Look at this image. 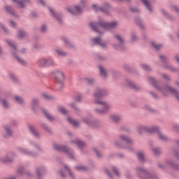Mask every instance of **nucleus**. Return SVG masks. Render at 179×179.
<instances>
[{
  "instance_id": "obj_1",
  "label": "nucleus",
  "mask_w": 179,
  "mask_h": 179,
  "mask_svg": "<svg viewBox=\"0 0 179 179\" xmlns=\"http://www.w3.org/2000/svg\"><path fill=\"white\" fill-rule=\"evenodd\" d=\"M103 95V93L102 91H99V93H96L94 94L95 103L99 104V107L102 108L101 110L96 109V112L99 114H102L103 113H106L110 108V106L107 102L101 101L100 98Z\"/></svg>"
},
{
  "instance_id": "obj_2",
  "label": "nucleus",
  "mask_w": 179,
  "mask_h": 179,
  "mask_svg": "<svg viewBox=\"0 0 179 179\" xmlns=\"http://www.w3.org/2000/svg\"><path fill=\"white\" fill-rule=\"evenodd\" d=\"M117 24L118 23L116 22H113L112 23L101 22L98 24H96L95 22H90V26L92 30L97 31V29L99 27L108 30L115 28Z\"/></svg>"
},
{
  "instance_id": "obj_3",
  "label": "nucleus",
  "mask_w": 179,
  "mask_h": 179,
  "mask_svg": "<svg viewBox=\"0 0 179 179\" xmlns=\"http://www.w3.org/2000/svg\"><path fill=\"white\" fill-rule=\"evenodd\" d=\"M140 129H141L143 131H147L149 133L157 132L159 139H161L162 141L167 140V137L165 136H163V134L159 131V128L157 127H150V128L143 127H141Z\"/></svg>"
},
{
  "instance_id": "obj_4",
  "label": "nucleus",
  "mask_w": 179,
  "mask_h": 179,
  "mask_svg": "<svg viewBox=\"0 0 179 179\" xmlns=\"http://www.w3.org/2000/svg\"><path fill=\"white\" fill-rule=\"evenodd\" d=\"M55 80L57 83H62L64 81V74L62 72L55 73Z\"/></svg>"
},
{
  "instance_id": "obj_5",
  "label": "nucleus",
  "mask_w": 179,
  "mask_h": 179,
  "mask_svg": "<svg viewBox=\"0 0 179 179\" xmlns=\"http://www.w3.org/2000/svg\"><path fill=\"white\" fill-rule=\"evenodd\" d=\"M38 64L40 66H50L52 65V62L50 60L47 61L45 59H40L38 61Z\"/></svg>"
},
{
  "instance_id": "obj_6",
  "label": "nucleus",
  "mask_w": 179,
  "mask_h": 179,
  "mask_svg": "<svg viewBox=\"0 0 179 179\" xmlns=\"http://www.w3.org/2000/svg\"><path fill=\"white\" fill-rule=\"evenodd\" d=\"M14 2L17 3L19 8H24L25 4L30 1L29 0H22V1L19 0H13Z\"/></svg>"
},
{
  "instance_id": "obj_7",
  "label": "nucleus",
  "mask_w": 179,
  "mask_h": 179,
  "mask_svg": "<svg viewBox=\"0 0 179 179\" xmlns=\"http://www.w3.org/2000/svg\"><path fill=\"white\" fill-rule=\"evenodd\" d=\"M54 148L57 151H63V152H69L68 148H66V147H63V146H61V145H57V144H54Z\"/></svg>"
},
{
  "instance_id": "obj_8",
  "label": "nucleus",
  "mask_w": 179,
  "mask_h": 179,
  "mask_svg": "<svg viewBox=\"0 0 179 179\" xmlns=\"http://www.w3.org/2000/svg\"><path fill=\"white\" fill-rule=\"evenodd\" d=\"M73 15H78L82 12V8L78 6L75 7L74 11L71 10V9L68 10Z\"/></svg>"
},
{
  "instance_id": "obj_9",
  "label": "nucleus",
  "mask_w": 179,
  "mask_h": 179,
  "mask_svg": "<svg viewBox=\"0 0 179 179\" xmlns=\"http://www.w3.org/2000/svg\"><path fill=\"white\" fill-rule=\"evenodd\" d=\"M93 43H96V45H100L101 47H106V43H101V40L99 38H95L92 39Z\"/></svg>"
},
{
  "instance_id": "obj_10",
  "label": "nucleus",
  "mask_w": 179,
  "mask_h": 179,
  "mask_svg": "<svg viewBox=\"0 0 179 179\" xmlns=\"http://www.w3.org/2000/svg\"><path fill=\"white\" fill-rule=\"evenodd\" d=\"M44 115L46 118H48L49 120L52 121L54 120V117L50 115L45 110H43Z\"/></svg>"
},
{
  "instance_id": "obj_11",
  "label": "nucleus",
  "mask_w": 179,
  "mask_h": 179,
  "mask_svg": "<svg viewBox=\"0 0 179 179\" xmlns=\"http://www.w3.org/2000/svg\"><path fill=\"white\" fill-rule=\"evenodd\" d=\"M99 70H100V73L102 77L103 78H106L107 76V73L106 71V70L103 69V68L101 66H99Z\"/></svg>"
},
{
  "instance_id": "obj_12",
  "label": "nucleus",
  "mask_w": 179,
  "mask_h": 179,
  "mask_svg": "<svg viewBox=\"0 0 179 179\" xmlns=\"http://www.w3.org/2000/svg\"><path fill=\"white\" fill-rule=\"evenodd\" d=\"M68 121L70 124H73L74 127H78V122L77 121L73 120L71 117H68Z\"/></svg>"
},
{
  "instance_id": "obj_13",
  "label": "nucleus",
  "mask_w": 179,
  "mask_h": 179,
  "mask_svg": "<svg viewBox=\"0 0 179 179\" xmlns=\"http://www.w3.org/2000/svg\"><path fill=\"white\" fill-rule=\"evenodd\" d=\"M141 1L145 4V6L147 7V8L150 11L152 12V8L151 6H150L148 0H141Z\"/></svg>"
},
{
  "instance_id": "obj_14",
  "label": "nucleus",
  "mask_w": 179,
  "mask_h": 179,
  "mask_svg": "<svg viewBox=\"0 0 179 179\" xmlns=\"http://www.w3.org/2000/svg\"><path fill=\"white\" fill-rule=\"evenodd\" d=\"M76 143L80 148H83V147L85 146V143H83V141H80L79 140H76Z\"/></svg>"
},
{
  "instance_id": "obj_15",
  "label": "nucleus",
  "mask_w": 179,
  "mask_h": 179,
  "mask_svg": "<svg viewBox=\"0 0 179 179\" xmlns=\"http://www.w3.org/2000/svg\"><path fill=\"white\" fill-rule=\"evenodd\" d=\"M5 131H6V134L5 136L6 138L12 135V131H10L9 127H5Z\"/></svg>"
},
{
  "instance_id": "obj_16",
  "label": "nucleus",
  "mask_w": 179,
  "mask_h": 179,
  "mask_svg": "<svg viewBox=\"0 0 179 179\" xmlns=\"http://www.w3.org/2000/svg\"><path fill=\"white\" fill-rule=\"evenodd\" d=\"M111 119L114 121V122H118L120 120L121 117L117 115H113L111 116Z\"/></svg>"
},
{
  "instance_id": "obj_17",
  "label": "nucleus",
  "mask_w": 179,
  "mask_h": 179,
  "mask_svg": "<svg viewBox=\"0 0 179 179\" xmlns=\"http://www.w3.org/2000/svg\"><path fill=\"white\" fill-rule=\"evenodd\" d=\"M6 43L8 46L12 47V48H13V50H15V45L12 41H6Z\"/></svg>"
},
{
  "instance_id": "obj_18",
  "label": "nucleus",
  "mask_w": 179,
  "mask_h": 179,
  "mask_svg": "<svg viewBox=\"0 0 179 179\" xmlns=\"http://www.w3.org/2000/svg\"><path fill=\"white\" fill-rule=\"evenodd\" d=\"M29 129L34 134V135H35V136H38V134L33 126H29Z\"/></svg>"
},
{
  "instance_id": "obj_19",
  "label": "nucleus",
  "mask_w": 179,
  "mask_h": 179,
  "mask_svg": "<svg viewBox=\"0 0 179 179\" xmlns=\"http://www.w3.org/2000/svg\"><path fill=\"white\" fill-rule=\"evenodd\" d=\"M138 158L141 162H143L145 160V157L143 153L139 152L138 153Z\"/></svg>"
},
{
  "instance_id": "obj_20",
  "label": "nucleus",
  "mask_w": 179,
  "mask_h": 179,
  "mask_svg": "<svg viewBox=\"0 0 179 179\" xmlns=\"http://www.w3.org/2000/svg\"><path fill=\"white\" fill-rule=\"evenodd\" d=\"M92 7L94 8V10L96 12H98V11H101V12H103L104 10H103V8H100V7H98L97 6H96V4H93L92 5Z\"/></svg>"
},
{
  "instance_id": "obj_21",
  "label": "nucleus",
  "mask_w": 179,
  "mask_h": 179,
  "mask_svg": "<svg viewBox=\"0 0 179 179\" xmlns=\"http://www.w3.org/2000/svg\"><path fill=\"white\" fill-rule=\"evenodd\" d=\"M120 138H121V140H122L125 142H129V143L131 142V140L126 136H120Z\"/></svg>"
},
{
  "instance_id": "obj_22",
  "label": "nucleus",
  "mask_w": 179,
  "mask_h": 179,
  "mask_svg": "<svg viewBox=\"0 0 179 179\" xmlns=\"http://www.w3.org/2000/svg\"><path fill=\"white\" fill-rule=\"evenodd\" d=\"M151 45L154 47L156 50H159L162 47V45H157L156 43H155V42H151Z\"/></svg>"
},
{
  "instance_id": "obj_23",
  "label": "nucleus",
  "mask_w": 179,
  "mask_h": 179,
  "mask_svg": "<svg viewBox=\"0 0 179 179\" xmlns=\"http://www.w3.org/2000/svg\"><path fill=\"white\" fill-rule=\"evenodd\" d=\"M18 36L19 38H22L26 36V33L24 31H19Z\"/></svg>"
},
{
  "instance_id": "obj_24",
  "label": "nucleus",
  "mask_w": 179,
  "mask_h": 179,
  "mask_svg": "<svg viewBox=\"0 0 179 179\" xmlns=\"http://www.w3.org/2000/svg\"><path fill=\"white\" fill-rule=\"evenodd\" d=\"M56 52H57L59 55H61V56H65V55H66V53H65V52H63V51L61 50H56Z\"/></svg>"
},
{
  "instance_id": "obj_25",
  "label": "nucleus",
  "mask_w": 179,
  "mask_h": 179,
  "mask_svg": "<svg viewBox=\"0 0 179 179\" xmlns=\"http://www.w3.org/2000/svg\"><path fill=\"white\" fill-rule=\"evenodd\" d=\"M76 169L77 170H79V171H86L87 170V168L85 166H77L76 167Z\"/></svg>"
},
{
  "instance_id": "obj_26",
  "label": "nucleus",
  "mask_w": 179,
  "mask_h": 179,
  "mask_svg": "<svg viewBox=\"0 0 179 179\" xmlns=\"http://www.w3.org/2000/svg\"><path fill=\"white\" fill-rule=\"evenodd\" d=\"M5 9H6V12L10 13L14 15L13 12L12 11V8H11L10 6H6L5 7Z\"/></svg>"
},
{
  "instance_id": "obj_27",
  "label": "nucleus",
  "mask_w": 179,
  "mask_h": 179,
  "mask_svg": "<svg viewBox=\"0 0 179 179\" xmlns=\"http://www.w3.org/2000/svg\"><path fill=\"white\" fill-rule=\"evenodd\" d=\"M15 99L16 100V101L22 104L23 103V99H22L19 96H15Z\"/></svg>"
},
{
  "instance_id": "obj_28",
  "label": "nucleus",
  "mask_w": 179,
  "mask_h": 179,
  "mask_svg": "<svg viewBox=\"0 0 179 179\" xmlns=\"http://www.w3.org/2000/svg\"><path fill=\"white\" fill-rule=\"evenodd\" d=\"M58 111L64 115H65L67 113V111L63 107L59 108Z\"/></svg>"
},
{
  "instance_id": "obj_29",
  "label": "nucleus",
  "mask_w": 179,
  "mask_h": 179,
  "mask_svg": "<svg viewBox=\"0 0 179 179\" xmlns=\"http://www.w3.org/2000/svg\"><path fill=\"white\" fill-rule=\"evenodd\" d=\"M142 68L145 71H150V66L147 64H143Z\"/></svg>"
},
{
  "instance_id": "obj_30",
  "label": "nucleus",
  "mask_w": 179,
  "mask_h": 179,
  "mask_svg": "<svg viewBox=\"0 0 179 179\" xmlns=\"http://www.w3.org/2000/svg\"><path fill=\"white\" fill-rule=\"evenodd\" d=\"M115 37L117 38V40L122 43H123L124 40L122 36H120V35H116Z\"/></svg>"
},
{
  "instance_id": "obj_31",
  "label": "nucleus",
  "mask_w": 179,
  "mask_h": 179,
  "mask_svg": "<svg viewBox=\"0 0 179 179\" xmlns=\"http://www.w3.org/2000/svg\"><path fill=\"white\" fill-rule=\"evenodd\" d=\"M43 96L45 99H51L52 98V96L48 94H43Z\"/></svg>"
},
{
  "instance_id": "obj_32",
  "label": "nucleus",
  "mask_w": 179,
  "mask_h": 179,
  "mask_svg": "<svg viewBox=\"0 0 179 179\" xmlns=\"http://www.w3.org/2000/svg\"><path fill=\"white\" fill-rule=\"evenodd\" d=\"M17 59L18 60V62H19L21 64H22V65L25 64V62H24V60L23 59H21V58H20V57H17Z\"/></svg>"
},
{
  "instance_id": "obj_33",
  "label": "nucleus",
  "mask_w": 179,
  "mask_h": 179,
  "mask_svg": "<svg viewBox=\"0 0 179 179\" xmlns=\"http://www.w3.org/2000/svg\"><path fill=\"white\" fill-rule=\"evenodd\" d=\"M138 173H143V175H145L146 174V171H145L144 169H141V168H139V169H138Z\"/></svg>"
},
{
  "instance_id": "obj_34",
  "label": "nucleus",
  "mask_w": 179,
  "mask_h": 179,
  "mask_svg": "<svg viewBox=\"0 0 179 179\" xmlns=\"http://www.w3.org/2000/svg\"><path fill=\"white\" fill-rule=\"evenodd\" d=\"M2 103H3V107H5V108L8 107V103L7 101L3 100V101H2Z\"/></svg>"
},
{
  "instance_id": "obj_35",
  "label": "nucleus",
  "mask_w": 179,
  "mask_h": 179,
  "mask_svg": "<svg viewBox=\"0 0 179 179\" xmlns=\"http://www.w3.org/2000/svg\"><path fill=\"white\" fill-rule=\"evenodd\" d=\"M114 173H115L116 176H120V173L119 171L117 169H116L115 167L113 169Z\"/></svg>"
},
{
  "instance_id": "obj_36",
  "label": "nucleus",
  "mask_w": 179,
  "mask_h": 179,
  "mask_svg": "<svg viewBox=\"0 0 179 179\" xmlns=\"http://www.w3.org/2000/svg\"><path fill=\"white\" fill-rule=\"evenodd\" d=\"M66 170L67 171L68 173L71 177H72V172L70 171L68 166H65Z\"/></svg>"
},
{
  "instance_id": "obj_37",
  "label": "nucleus",
  "mask_w": 179,
  "mask_h": 179,
  "mask_svg": "<svg viewBox=\"0 0 179 179\" xmlns=\"http://www.w3.org/2000/svg\"><path fill=\"white\" fill-rule=\"evenodd\" d=\"M41 30L42 32H45L46 30H47L46 26L45 25L42 26L41 28Z\"/></svg>"
},
{
  "instance_id": "obj_38",
  "label": "nucleus",
  "mask_w": 179,
  "mask_h": 179,
  "mask_svg": "<svg viewBox=\"0 0 179 179\" xmlns=\"http://www.w3.org/2000/svg\"><path fill=\"white\" fill-rule=\"evenodd\" d=\"M153 152H154L155 155H159V150H158L157 148H154Z\"/></svg>"
},
{
  "instance_id": "obj_39",
  "label": "nucleus",
  "mask_w": 179,
  "mask_h": 179,
  "mask_svg": "<svg viewBox=\"0 0 179 179\" xmlns=\"http://www.w3.org/2000/svg\"><path fill=\"white\" fill-rule=\"evenodd\" d=\"M37 103H38L37 99H33L31 105L32 106H36L37 104Z\"/></svg>"
},
{
  "instance_id": "obj_40",
  "label": "nucleus",
  "mask_w": 179,
  "mask_h": 179,
  "mask_svg": "<svg viewBox=\"0 0 179 179\" xmlns=\"http://www.w3.org/2000/svg\"><path fill=\"white\" fill-rule=\"evenodd\" d=\"M94 151L96 153V156H98V157H101V155L99 153V152L96 150V148H94Z\"/></svg>"
},
{
  "instance_id": "obj_41",
  "label": "nucleus",
  "mask_w": 179,
  "mask_h": 179,
  "mask_svg": "<svg viewBox=\"0 0 179 179\" xmlns=\"http://www.w3.org/2000/svg\"><path fill=\"white\" fill-rule=\"evenodd\" d=\"M1 27L3 29V30L4 31L5 33H8V31H7L6 28H5V27H3L1 24Z\"/></svg>"
},
{
  "instance_id": "obj_42",
  "label": "nucleus",
  "mask_w": 179,
  "mask_h": 179,
  "mask_svg": "<svg viewBox=\"0 0 179 179\" xmlns=\"http://www.w3.org/2000/svg\"><path fill=\"white\" fill-rule=\"evenodd\" d=\"M76 101H80L81 100V96H78V98H76L75 99Z\"/></svg>"
},
{
  "instance_id": "obj_43",
  "label": "nucleus",
  "mask_w": 179,
  "mask_h": 179,
  "mask_svg": "<svg viewBox=\"0 0 179 179\" xmlns=\"http://www.w3.org/2000/svg\"><path fill=\"white\" fill-rule=\"evenodd\" d=\"M10 24H11V26L13 27H15V23L13 22V21H10Z\"/></svg>"
},
{
  "instance_id": "obj_44",
  "label": "nucleus",
  "mask_w": 179,
  "mask_h": 179,
  "mask_svg": "<svg viewBox=\"0 0 179 179\" xmlns=\"http://www.w3.org/2000/svg\"><path fill=\"white\" fill-rule=\"evenodd\" d=\"M55 18L57 19V20L59 22H61V18L57 17V15H55Z\"/></svg>"
},
{
  "instance_id": "obj_45",
  "label": "nucleus",
  "mask_w": 179,
  "mask_h": 179,
  "mask_svg": "<svg viewBox=\"0 0 179 179\" xmlns=\"http://www.w3.org/2000/svg\"><path fill=\"white\" fill-rule=\"evenodd\" d=\"M163 78H165V79H167V80H169V76L165 75V74H164V75H163Z\"/></svg>"
},
{
  "instance_id": "obj_46",
  "label": "nucleus",
  "mask_w": 179,
  "mask_h": 179,
  "mask_svg": "<svg viewBox=\"0 0 179 179\" xmlns=\"http://www.w3.org/2000/svg\"><path fill=\"white\" fill-rule=\"evenodd\" d=\"M39 2L43 5L45 6V3L43 0H39Z\"/></svg>"
},
{
  "instance_id": "obj_47",
  "label": "nucleus",
  "mask_w": 179,
  "mask_h": 179,
  "mask_svg": "<svg viewBox=\"0 0 179 179\" xmlns=\"http://www.w3.org/2000/svg\"><path fill=\"white\" fill-rule=\"evenodd\" d=\"M22 153H24L25 155H30V152H28L25 150H22Z\"/></svg>"
},
{
  "instance_id": "obj_48",
  "label": "nucleus",
  "mask_w": 179,
  "mask_h": 179,
  "mask_svg": "<svg viewBox=\"0 0 179 179\" xmlns=\"http://www.w3.org/2000/svg\"><path fill=\"white\" fill-rule=\"evenodd\" d=\"M159 59H166V57L164 55H161V56H159Z\"/></svg>"
},
{
  "instance_id": "obj_49",
  "label": "nucleus",
  "mask_w": 179,
  "mask_h": 179,
  "mask_svg": "<svg viewBox=\"0 0 179 179\" xmlns=\"http://www.w3.org/2000/svg\"><path fill=\"white\" fill-rule=\"evenodd\" d=\"M49 10L52 13V15H54V12L52 11V8H50Z\"/></svg>"
},
{
  "instance_id": "obj_50",
  "label": "nucleus",
  "mask_w": 179,
  "mask_h": 179,
  "mask_svg": "<svg viewBox=\"0 0 179 179\" xmlns=\"http://www.w3.org/2000/svg\"><path fill=\"white\" fill-rule=\"evenodd\" d=\"M60 176H62V177H63V178H64L65 176L63 174L62 172H60Z\"/></svg>"
},
{
  "instance_id": "obj_51",
  "label": "nucleus",
  "mask_w": 179,
  "mask_h": 179,
  "mask_svg": "<svg viewBox=\"0 0 179 179\" xmlns=\"http://www.w3.org/2000/svg\"><path fill=\"white\" fill-rule=\"evenodd\" d=\"M106 173H107V174H108V176L109 177H111V176H110V173L108 172V171H106Z\"/></svg>"
},
{
  "instance_id": "obj_52",
  "label": "nucleus",
  "mask_w": 179,
  "mask_h": 179,
  "mask_svg": "<svg viewBox=\"0 0 179 179\" xmlns=\"http://www.w3.org/2000/svg\"><path fill=\"white\" fill-rule=\"evenodd\" d=\"M131 10L133 11V12H137V9H136V8H134V9H131Z\"/></svg>"
},
{
  "instance_id": "obj_53",
  "label": "nucleus",
  "mask_w": 179,
  "mask_h": 179,
  "mask_svg": "<svg viewBox=\"0 0 179 179\" xmlns=\"http://www.w3.org/2000/svg\"><path fill=\"white\" fill-rule=\"evenodd\" d=\"M94 82V80H92L91 81L88 80V83H93Z\"/></svg>"
},
{
  "instance_id": "obj_54",
  "label": "nucleus",
  "mask_w": 179,
  "mask_h": 179,
  "mask_svg": "<svg viewBox=\"0 0 179 179\" xmlns=\"http://www.w3.org/2000/svg\"><path fill=\"white\" fill-rule=\"evenodd\" d=\"M131 39H132V41H134V39H135V36H131Z\"/></svg>"
},
{
  "instance_id": "obj_55",
  "label": "nucleus",
  "mask_w": 179,
  "mask_h": 179,
  "mask_svg": "<svg viewBox=\"0 0 179 179\" xmlns=\"http://www.w3.org/2000/svg\"><path fill=\"white\" fill-rule=\"evenodd\" d=\"M37 175H38V176H40L39 171H37Z\"/></svg>"
},
{
  "instance_id": "obj_56",
  "label": "nucleus",
  "mask_w": 179,
  "mask_h": 179,
  "mask_svg": "<svg viewBox=\"0 0 179 179\" xmlns=\"http://www.w3.org/2000/svg\"><path fill=\"white\" fill-rule=\"evenodd\" d=\"M7 179H15L14 177L13 178H7Z\"/></svg>"
},
{
  "instance_id": "obj_57",
  "label": "nucleus",
  "mask_w": 179,
  "mask_h": 179,
  "mask_svg": "<svg viewBox=\"0 0 179 179\" xmlns=\"http://www.w3.org/2000/svg\"><path fill=\"white\" fill-rule=\"evenodd\" d=\"M84 122H85L86 123L89 124V122H87L86 120H84Z\"/></svg>"
},
{
  "instance_id": "obj_58",
  "label": "nucleus",
  "mask_w": 179,
  "mask_h": 179,
  "mask_svg": "<svg viewBox=\"0 0 179 179\" xmlns=\"http://www.w3.org/2000/svg\"><path fill=\"white\" fill-rule=\"evenodd\" d=\"M133 87H134V88H136V89H138V88H137L136 87H135V86H134Z\"/></svg>"
},
{
  "instance_id": "obj_59",
  "label": "nucleus",
  "mask_w": 179,
  "mask_h": 179,
  "mask_svg": "<svg viewBox=\"0 0 179 179\" xmlns=\"http://www.w3.org/2000/svg\"><path fill=\"white\" fill-rule=\"evenodd\" d=\"M71 107H74L73 104H71Z\"/></svg>"
},
{
  "instance_id": "obj_60",
  "label": "nucleus",
  "mask_w": 179,
  "mask_h": 179,
  "mask_svg": "<svg viewBox=\"0 0 179 179\" xmlns=\"http://www.w3.org/2000/svg\"><path fill=\"white\" fill-rule=\"evenodd\" d=\"M13 55L15 56V54L13 53Z\"/></svg>"
},
{
  "instance_id": "obj_61",
  "label": "nucleus",
  "mask_w": 179,
  "mask_h": 179,
  "mask_svg": "<svg viewBox=\"0 0 179 179\" xmlns=\"http://www.w3.org/2000/svg\"><path fill=\"white\" fill-rule=\"evenodd\" d=\"M176 84L178 85V83H176Z\"/></svg>"
}]
</instances>
